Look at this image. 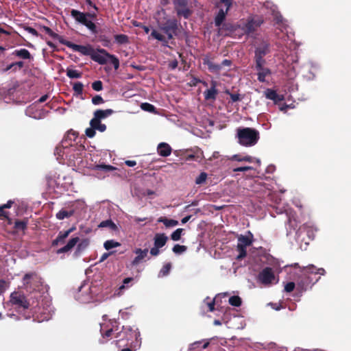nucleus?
Returning <instances> with one entry per match:
<instances>
[{
	"label": "nucleus",
	"mask_w": 351,
	"mask_h": 351,
	"mask_svg": "<svg viewBox=\"0 0 351 351\" xmlns=\"http://www.w3.org/2000/svg\"><path fill=\"white\" fill-rule=\"evenodd\" d=\"M25 30L27 31L28 33L32 34L34 36L38 37L39 36L38 32L34 28L29 27V26H25L24 27Z\"/></svg>",
	"instance_id": "obj_60"
},
{
	"label": "nucleus",
	"mask_w": 351,
	"mask_h": 351,
	"mask_svg": "<svg viewBox=\"0 0 351 351\" xmlns=\"http://www.w3.org/2000/svg\"><path fill=\"white\" fill-rule=\"evenodd\" d=\"M202 81L201 80H199V78H197L195 77H193L191 80V82H190V84L191 86H197L199 83H202Z\"/></svg>",
	"instance_id": "obj_64"
},
{
	"label": "nucleus",
	"mask_w": 351,
	"mask_h": 351,
	"mask_svg": "<svg viewBox=\"0 0 351 351\" xmlns=\"http://www.w3.org/2000/svg\"><path fill=\"white\" fill-rule=\"evenodd\" d=\"M315 282L308 273L301 270V274L297 282L298 288L301 291H305L311 285H313Z\"/></svg>",
	"instance_id": "obj_9"
},
{
	"label": "nucleus",
	"mask_w": 351,
	"mask_h": 351,
	"mask_svg": "<svg viewBox=\"0 0 351 351\" xmlns=\"http://www.w3.org/2000/svg\"><path fill=\"white\" fill-rule=\"evenodd\" d=\"M92 88L95 91H100L103 89V83L100 80L95 81L92 83Z\"/></svg>",
	"instance_id": "obj_54"
},
{
	"label": "nucleus",
	"mask_w": 351,
	"mask_h": 351,
	"mask_svg": "<svg viewBox=\"0 0 351 351\" xmlns=\"http://www.w3.org/2000/svg\"><path fill=\"white\" fill-rule=\"evenodd\" d=\"M237 250L239 252V254L237 256V260H241L247 256V251L245 247L237 245Z\"/></svg>",
	"instance_id": "obj_43"
},
{
	"label": "nucleus",
	"mask_w": 351,
	"mask_h": 351,
	"mask_svg": "<svg viewBox=\"0 0 351 351\" xmlns=\"http://www.w3.org/2000/svg\"><path fill=\"white\" fill-rule=\"evenodd\" d=\"M95 130H96L95 128H93V127L90 126V128H88L86 130V131H85L86 135L88 138H93L96 134Z\"/></svg>",
	"instance_id": "obj_58"
},
{
	"label": "nucleus",
	"mask_w": 351,
	"mask_h": 351,
	"mask_svg": "<svg viewBox=\"0 0 351 351\" xmlns=\"http://www.w3.org/2000/svg\"><path fill=\"white\" fill-rule=\"evenodd\" d=\"M114 39L119 45L126 44L129 42L128 36L125 34H117L114 36Z\"/></svg>",
	"instance_id": "obj_41"
},
{
	"label": "nucleus",
	"mask_w": 351,
	"mask_h": 351,
	"mask_svg": "<svg viewBox=\"0 0 351 351\" xmlns=\"http://www.w3.org/2000/svg\"><path fill=\"white\" fill-rule=\"evenodd\" d=\"M94 170L104 171H112L116 169V167L110 165H97L93 168Z\"/></svg>",
	"instance_id": "obj_36"
},
{
	"label": "nucleus",
	"mask_w": 351,
	"mask_h": 351,
	"mask_svg": "<svg viewBox=\"0 0 351 351\" xmlns=\"http://www.w3.org/2000/svg\"><path fill=\"white\" fill-rule=\"evenodd\" d=\"M99 40L102 43V45L104 47H109L110 45V40L106 36H100Z\"/></svg>",
	"instance_id": "obj_59"
},
{
	"label": "nucleus",
	"mask_w": 351,
	"mask_h": 351,
	"mask_svg": "<svg viewBox=\"0 0 351 351\" xmlns=\"http://www.w3.org/2000/svg\"><path fill=\"white\" fill-rule=\"evenodd\" d=\"M66 75L71 79H77L82 77V73L79 72L77 70L67 69Z\"/></svg>",
	"instance_id": "obj_37"
},
{
	"label": "nucleus",
	"mask_w": 351,
	"mask_h": 351,
	"mask_svg": "<svg viewBox=\"0 0 351 351\" xmlns=\"http://www.w3.org/2000/svg\"><path fill=\"white\" fill-rule=\"evenodd\" d=\"M90 58L101 65H104L110 61L115 69L119 67V59L114 55L109 53L104 49L99 48L97 51L94 49Z\"/></svg>",
	"instance_id": "obj_3"
},
{
	"label": "nucleus",
	"mask_w": 351,
	"mask_h": 351,
	"mask_svg": "<svg viewBox=\"0 0 351 351\" xmlns=\"http://www.w3.org/2000/svg\"><path fill=\"white\" fill-rule=\"evenodd\" d=\"M160 248L156 247L155 245L152 248H151L149 252L152 256H156L160 254Z\"/></svg>",
	"instance_id": "obj_62"
},
{
	"label": "nucleus",
	"mask_w": 351,
	"mask_h": 351,
	"mask_svg": "<svg viewBox=\"0 0 351 351\" xmlns=\"http://www.w3.org/2000/svg\"><path fill=\"white\" fill-rule=\"evenodd\" d=\"M139 335V332L132 329L131 326H123L122 330L117 333L115 338L118 339L117 340V343H118L124 339L127 341H132L133 339H137Z\"/></svg>",
	"instance_id": "obj_7"
},
{
	"label": "nucleus",
	"mask_w": 351,
	"mask_h": 351,
	"mask_svg": "<svg viewBox=\"0 0 351 351\" xmlns=\"http://www.w3.org/2000/svg\"><path fill=\"white\" fill-rule=\"evenodd\" d=\"M295 284L293 282H287L285 286V291L287 293H290L295 289Z\"/></svg>",
	"instance_id": "obj_57"
},
{
	"label": "nucleus",
	"mask_w": 351,
	"mask_h": 351,
	"mask_svg": "<svg viewBox=\"0 0 351 351\" xmlns=\"http://www.w3.org/2000/svg\"><path fill=\"white\" fill-rule=\"evenodd\" d=\"M207 173L206 172H202L198 177L195 179V184L200 185L204 184L207 179Z\"/></svg>",
	"instance_id": "obj_50"
},
{
	"label": "nucleus",
	"mask_w": 351,
	"mask_h": 351,
	"mask_svg": "<svg viewBox=\"0 0 351 351\" xmlns=\"http://www.w3.org/2000/svg\"><path fill=\"white\" fill-rule=\"evenodd\" d=\"M88 245H89V240L88 239H83L81 242H80L78 243L75 253L76 254L81 253L88 246Z\"/></svg>",
	"instance_id": "obj_39"
},
{
	"label": "nucleus",
	"mask_w": 351,
	"mask_h": 351,
	"mask_svg": "<svg viewBox=\"0 0 351 351\" xmlns=\"http://www.w3.org/2000/svg\"><path fill=\"white\" fill-rule=\"evenodd\" d=\"M29 219L25 217L22 220L16 219L14 222V229L18 232L19 231H25L27 228Z\"/></svg>",
	"instance_id": "obj_25"
},
{
	"label": "nucleus",
	"mask_w": 351,
	"mask_h": 351,
	"mask_svg": "<svg viewBox=\"0 0 351 351\" xmlns=\"http://www.w3.org/2000/svg\"><path fill=\"white\" fill-rule=\"evenodd\" d=\"M265 64V63H261V64L258 65V63H255V68L258 71V80L260 82H265V77L271 73V70L269 68L264 66Z\"/></svg>",
	"instance_id": "obj_14"
},
{
	"label": "nucleus",
	"mask_w": 351,
	"mask_h": 351,
	"mask_svg": "<svg viewBox=\"0 0 351 351\" xmlns=\"http://www.w3.org/2000/svg\"><path fill=\"white\" fill-rule=\"evenodd\" d=\"M99 228H109L111 230L117 231L118 230L117 226L111 220L107 219L105 221H102L99 225Z\"/></svg>",
	"instance_id": "obj_32"
},
{
	"label": "nucleus",
	"mask_w": 351,
	"mask_h": 351,
	"mask_svg": "<svg viewBox=\"0 0 351 351\" xmlns=\"http://www.w3.org/2000/svg\"><path fill=\"white\" fill-rule=\"evenodd\" d=\"M252 169V167L245 166V167H241L235 168V169H233V171L234 172H237V171H248V170H251Z\"/></svg>",
	"instance_id": "obj_63"
},
{
	"label": "nucleus",
	"mask_w": 351,
	"mask_h": 351,
	"mask_svg": "<svg viewBox=\"0 0 351 351\" xmlns=\"http://www.w3.org/2000/svg\"><path fill=\"white\" fill-rule=\"evenodd\" d=\"M217 94L218 90L216 88V82L212 81L210 88L207 89L204 92V99L207 101H214L216 99Z\"/></svg>",
	"instance_id": "obj_16"
},
{
	"label": "nucleus",
	"mask_w": 351,
	"mask_h": 351,
	"mask_svg": "<svg viewBox=\"0 0 351 351\" xmlns=\"http://www.w3.org/2000/svg\"><path fill=\"white\" fill-rule=\"evenodd\" d=\"M171 269V264L170 263H166L160 269L159 272V276L163 277L167 276Z\"/></svg>",
	"instance_id": "obj_46"
},
{
	"label": "nucleus",
	"mask_w": 351,
	"mask_h": 351,
	"mask_svg": "<svg viewBox=\"0 0 351 351\" xmlns=\"http://www.w3.org/2000/svg\"><path fill=\"white\" fill-rule=\"evenodd\" d=\"M158 154L163 157L169 156L172 152L171 146L167 143H160L157 147Z\"/></svg>",
	"instance_id": "obj_20"
},
{
	"label": "nucleus",
	"mask_w": 351,
	"mask_h": 351,
	"mask_svg": "<svg viewBox=\"0 0 351 351\" xmlns=\"http://www.w3.org/2000/svg\"><path fill=\"white\" fill-rule=\"evenodd\" d=\"M173 4L178 15L183 16L185 19L190 16L191 11L187 8V0H173Z\"/></svg>",
	"instance_id": "obj_11"
},
{
	"label": "nucleus",
	"mask_w": 351,
	"mask_h": 351,
	"mask_svg": "<svg viewBox=\"0 0 351 351\" xmlns=\"http://www.w3.org/2000/svg\"><path fill=\"white\" fill-rule=\"evenodd\" d=\"M300 231L306 232L307 237L310 240H313L315 237V232L317 229L311 226L304 224L300 228Z\"/></svg>",
	"instance_id": "obj_29"
},
{
	"label": "nucleus",
	"mask_w": 351,
	"mask_h": 351,
	"mask_svg": "<svg viewBox=\"0 0 351 351\" xmlns=\"http://www.w3.org/2000/svg\"><path fill=\"white\" fill-rule=\"evenodd\" d=\"M84 25L90 29L93 34H96L97 32L96 25L88 19L84 23Z\"/></svg>",
	"instance_id": "obj_49"
},
{
	"label": "nucleus",
	"mask_w": 351,
	"mask_h": 351,
	"mask_svg": "<svg viewBox=\"0 0 351 351\" xmlns=\"http://www.w3.org/2000/svg\"><path fill=\"white\" fill-rule=\"evenodd\" d=\"M220 2L225 4L226 9L225 11L223 9L219 10L215 19V25L216 27H220L221 25L225 20L227 12L232 5V0H220Z\"/></svg>",
	"instance_id": "obj_10"
},
{
	"label": "nucleus",
	"mask_w": 351,
	"mask_h": 351,
	"mask_svg": "<svg viewBox=\"0 0 351 351\" xmlns=\"http://www.w3.org/2000/svg\"><path fill=\"white\" fill-rule=\"evenodd\" d=\"M22 281L24 289L29 292L39 289L43 285L42 278L34 271L25 274Z\"/></svg>",
	"instance_id": "obj_4"
},
{
	"label": "nucleus",
	"mask_w": 351,
	"mask_h": 351,
	"mask_svg": "<svg viewBox=\"0 0 351 351\" xmlns=\"http://www.w3.org/2000/svg\"><path fill=\"white\" fill-rule=\"evenodd\" d=\"M61 44H62V45L66 46L67 47L71 49L74 51L79 52V53H82L84 56H88L90 58H91V56H92V54L93 53V51L95 49L90 45H77V44L71 43V41L66 40H65V42L61 41Z\"/></svg>",
	"instance_id": "obj_8"
},
{
	"label": "nucleus",
	"mask_w": 351,
	"mask_h": 351,
	"mask_svg": "<svg viewBox=\"0 0 351 351\" xmlns=\"http://www.w3.org/2000/svg\"><path fill=\"white\" fill-rule=\"evenodd\" d=\"M168 240V237L165 233L156 234L154 238V245L156 247L161 248L165 245Z\"/></svg>",
	"instance_id": "obj_22"
},
{
	"label": "nucleus",
	"mask_w": 351,
	"mask_h": 351,
	"mask_svg": "<svg viewBox=\"0 0 351 351\" xmlns=\"http://www.w3.org/2000/svg\"><path fill=\"white\" fill-rule=\"evenodd\" d=\"M92 103L94 105H99L104 103V100L100 95H95L92 98Z\"/></svg>",
	"instance_id": "obj_56"
},
{
	"label": "nucleus",
	"mask_w": 351,
	"mask_h": 351,
	"mask_svg": "<svg viewBox=\"0 0 351 351\" xmlns=\"http://www.w3.org/2000/svg\"><path fill=\"white\" fill-rule=\"evenodd\" d=\"M184 230L183 228H178L176 229L172 234H171V239L174 241H178L180 240L181 236Z\"/></svg>",
	"instance_id": "obj_45"
},
{
	"label": "nucleus",
	"mask_w": 351,
	"mask_h": 351,
	"mask_svg": "<svg viewBox=\"0 0 351 351\" xmlns=\"http://www.w3.org/2000/svg\"><path fill=\"white\" fill-rule=\"evenodd\" d=\"M248 236L247 235H242L241 234L238 237V243L237 245L243 246V247H248L250 246L253 243V234L249 231L248 232Z\"/></svg>",
	"instance_id": "obj_21"
},
{
	"label": "nucleus",
	"mask_w": 351,
	"mask_h": 351,
	"mask_svg": "<svg viewBox=\"0 0 351 351\" xmlns=\"http://www.w3.org/2000/svg\"><path fill=\"white\" fill-rule=\"evenodd\" d=\"M151 36L155 39L162 42L164 46H168V41L165 37L161 34L158 33L156 30H153L151 33Z\"/></svg>",
	"instance_id": "obj_35"
},
{
	"label": "nucleus",
	"mask_w": 351,
	"mask_h": 351,
	"mask_svg": "<svg viewBox=\"0 0 351 351\" xmlns=\"http://www.w3.org/2000/svg\"><path fill=\"white\" fill-rule=\"evenodd\" d=\"M237 138L240 145L252 147L259 140V132L252 128H239L237 130Z\"/></svg>",
	"instance_id": "obj_2"
},
{
	"label": "nucleus",
	"mask_w": 351,
	"mask_h": 351,
	"mask_svg": "<svg viewBox=\"0 0 351 351\" xmlns=\"http://www.w3.org/2000/svg\"><path fill=\"white\" fill-rule=\"evenodd\" d=\"M265 96L267 99L274 101L275 104L284 100L283 95H278L276 90L269 88L266 90Z\"/></svg>",
	"instance_id": "obj_23"
},
{
	"label": "nucleus",
	"mask_w": 351,
	"mask_h": 351,
	"mask_svg": "<svg viewBox=\"0 0 351 351\" xmlns=\"http://www.w3.org/2000/svg\"><path fill=\"white\" fill-rule=\"evenodd\" d=\"M90 125L91 127H93V128H95L96 130H99L101 132L106 130V125L101 123L99 121L90 120Z\"/></svg>",
	"instance_id": "obj_34"
},
{
	"label": "nucleus",
	"mask_w": 351,
	"mask_h": 351,
	"mask_svg": "<svg viewBox=\"0 0 351 351\" xmlns=\"http://www.w3.org/2000/svg\"><path fill=\"white\" fill-rule=\"evenodd\" d=\"M141 107L143 110L149 112H154L156 109L154 105L147 102L142 103Z\"/></svg>",
	"instance_id": "obj_51"
},
{
	"label": "nucleus",
	"mask_w": 351,
	"mask_h": 351,
	"mask_svg": "<svg viewBox=\"0 0 351 351\" xmlns=\"http://www.w3.org/2000/svg\"><path fill=\"white\" fill-rule=\"evenodd\" d=\"M134 252H135V254H137V256L132 261V266L137 265L139 263V262L147 256V252H148V249L141 250L140 248H138L135 250Z\"/></svg>",
	"instance_id": "obj_27"
},
{
	"label": "nucleus",
	"mask_w": 351,
	"mask_h": 351,
	"mask_svg": "<svg viewBox=\"0 0 351 351\" xmlns=\"http://www.w3.org/2000/svg\"><path fill=\"white\" fill-rule=\"evenodd\" d=\"M261 23L262 21L260 20L254 19L248 20L243 27V30L245 34L249 35L254 33L261 26Z\"/></svg>",
	"instance_id": "obj_15"
},
{
	"label": "nucleus",
	"mask_w": 351,
	"mask_h": 351,
	"mask_svg": "<svg viewBox=\"0 0 351 351\" xmlns=\"http://www.w3.org/2000/svg\"><path fill=\"white\" fill-rule=\"evenodd\" d=\"M77 136L78 133L77 132L73 130H70L69 131L67 132V133L66 134L63 140L61 142L62 147L64 149L72 147V142L75 141Z\"/></svg>",
	"instance_id": "obj_13"
},
{
	"label": "nucleus",
	"mask_w": 351,
	"mask_h": 351,
	"mask_svg": "<svg viewBox=\"0 0 351 351\" xmlns=\"http://www.w3.org/2000/svg\"><path fill=\"white\" fill-rule=\"evenodd\" d=\"M75 213L74 209L66 210L65 208H62L59 212H58L56 215V218L58 220H63L66 218H69L73 216Z\"/></svg>",
	"instance_id": "obj_30"
},
{
	"label": "nucleus",
	"mask_w": 351,
	"mask_h": 351,
	"mask_svg": "<svg viewBox=\"0 0 351 351\" xmlns=\"http://www.w3.org/2000/svg\"><path fill=\"white\" fill-rule=\"evenodd\" d=\"M232 160L239 161V162L245 161V162H252V157L250 156H242L239 154H235V155L232 156Z\"/></svg>",
	"instance_id": "obj_44"
},
{
	"label": "nucleus",
	"mask_w": 351,
	"mask_h": 351,
	"mask_svg": "<svg viewBox=\"0 0 351 351\" xmlns=\"http://www.w3.org/2000/svg\"><path fill=\"white\" fill-rule=\"evenodd\" d=\"M12 55L16 57H19L23 60H32L33 59V56L29 53V51L26 49H21L14 50L12 52Z\"/></svg>",
	"instance_id": "obj_28"
},
{
	"label": "nucleus",
	"mask_w": 351,
	"mask_h": 351,
	"mask_svg": "<svg viewBox=\"0 0 351 351\" xmlns=\"http://www.w3.org/2000/svg\"><path fill=\"white\" fill-rule=\"evenodd\" d=\"M14 202L12 200L8 201V202L5 204L0 205V216L1 217H6V214H8V212L5 211V208H10L12 207Z\"/></svg>",
	"instance_id": "obj_42"
},
{
	"label": "nucleus",
	"mask_w": 351,
	"mask_h": 351,
	"mask_svg": "<svg viewBox=\"0 0 351 351\" xmlns=\"http://www.w3.org/2000/svg\"><path fill=\"white\" fill-rule=\"evenodd\" d=\"M274 279V273L272 269L269 267L264 268L258 275V280L263 285H269Z\"/></svg>",
	"instance_id": "obj_12"
},
{
	"label": "nucleus",
	"mask_w": 351,
	"mask_h": 351,
	"mask_svg": "<svg viewBox=\"0 0 351 351\" xmlns=\"http://www.w3.org/2000/svg\"><path fill=\"white\" fill-rule=\"evenodd\" d=\"M271 52V45L267 40H262L255 48L254 61L258 65L266 63L264 57Z\"/></svg>",
	"instance_id": "obj_5"
},
{
	"label": "nucleus",
	"mask_w": 351,
	"mask_h": 351,
	"mask_svg": "<svg viewBox=\"0 0 351 351\" xmlns=\"http://www.w3.org/2000/svg\"><path fill=\"white\" fill-rule=\"evenodd\" d=\"M75 229V227H72L65 232H60L56 239L52 241V245L56 246L59 243H63L65 239L67 238L69 235L74 231Z\"/></svg>",
	"instance_id": "obj_19"
},
{
	"label": "nucleus",
	"mask_w": 351,
	"mask_h": 351,
	"mask_svg": "<svg viewBox=\"0 0 351 351\" xmlns=\"http://www.w3.org/2000/svg\"><path fill=\"white\" fill-rule=\"evenodd\" d=\"M302 270L304 272L308 273V274L311 276L312 274H317V268H316V267L314 266L313 265H309L306 267H303Z\"/></svg>",
	"instance_id": "obj_48"
},
{
	"label": "nucleus",
	"mask_w": 351,
	"mask_h": 351,
	"mask_svg": "<svg viewBox=\"0 0 351 351\" xmlns=\"http://www.w3.org/2000/svg\"><path fill=\"white\" fill-rule=\"evenodd\" d=\"M230 97L232 102H236L241 100V97L239 94L230 93Z\"/></svg>",
	"instance_id": "obj_61"
},
{
	"label": "nucleus",
	"mask_w": 351,
	"mask_h": 351,
	"mask_svg": "<svg viewBox=\"0 0 351 351\" xmlns=\"http://www.w3.org/2000/svg\"><path fill=\"white\" fill-rule=\"evenodd\" d=\"M159 27L167 35L168 39L171 40L173 38V34H176L178 28V21L175 19H167L159 23Z\"/></svg>",
	"instance_id": "obj_6"
},
{
	"label": "nucleus",
	"mask_w": 351,
	"mask_h": 351,
	"mask_svg": "<svg viewBox=\"0 0 351 351\" xmlns=\"http://www.w3.org/2000/svg\"><path fill=\"white\" fill-rule=\"evenodd\" d=\"M84 85L82 82H77L73 84V89L77 95H82Z\"/></svg>",
	"instance_id": "obj_53"
},
{
	"label": "nucleus",
	"mask_w": 351,
	"mask_h": 351,
	"mask_svg": "<svg viewBox=\"0 0 351 351\" xmlns=\"http://www.w3.org/2000/svg\"><path fill=\"white\" fill-rule=\"evenodd\" d=\"M113 113L114 111L112 109L97 110L95 111L94 117L91 120L101 121V119H106Z\"/></svg>",
	"instance_id": "obj_17"
},
{
	"label": "nucleus",
	"mask_w": 351,
	"mask_h": 351,
	"mask_svg": "<svg viewBox=\"0 0 351 351\" xmlns=\"http://www.w3.org/2000/svg\"><path fill=\"white\" fill-rule=\"evenodd\" d=\"M203 342H204V344L202 346V349H206L208 346L209 342L208 341H205L204 342V341H195V342L191 343L190 345L189 349L190 350H194L196 348H197Z\"/></svg>",
	"instance_id": "obj_52"
},
{
	"label": "nucleus",
	"mask_w": 351,
	"mask_h": 351,
	"mask_svg": "<svg viewBox=\"0 0 351 351\" xmlns=\"http://www.w3.org/2000/svg\"><path fill=\"white\" fill-rule=\"evenodd\" d=\"M41 29L52 38L58 40L60 43H61V41L65 42V39H64L61 36L53 32L52 29L49 27L42 26Z\"/></svg>",
	"instance_id": "obj_31"
},
{
	"label": "nucleus",
	"mask_w": 351,
	"mask_h": 351,
	"mask_svg": "<svg viewBox=\"0 0 351 351\" xmlns=\"http://www.w3.org/2000/svg\"><path fill=\"white\" fill-rule=\"evenodd\" d=\"M158 222L162 223L166 227H173L178 224V221L175 219H167L165 217H160L158 219Z\"/></svg>",
	"instance_id": "obj_33"
},
{
	"label": "nucleus",
	"mask_w": 351,
	"mask_h": 351,
	"mask_svg": "<svg viewBox=\"0 0 351 351\" xmlns=\"http://www.w3.org/2000/svg\"><path fill=\"white\" fill-rule=\"evenodd\" d=\"M80 241L79 237H73L71 239L66 245L57 250L58 254L66 253L70 251Z\"/></svg>",
	"instance_id": "obj_24"
},
{
	"label": "nucleus",
	"mask_w": 351,
	"mask_h": 351,
	"mask_svg": "<svg viewBox=\"0 0 351 351\" xmlns=\"http://www.w3.org/2000/svg\"><path fill=\"white\" fill-rule=\"evenodd\" d=\"M187 250V247L186 245H181L179 244H176L172 249V251L176 254H181Z\"/></svg>",
	"instance_id": "obj_47"
},
{
	"label": "nucleus",
	"mask_w": 351,
	"mask_h": 351,
	"mask_svg": "<svg viewBox=\"0 0 351 351\" xmlns=\"http://www.w3.org/2000/svg\"><path fill=\"white\" fill-rule=\"evenodd\" d=\"M10 302L19 309L26 310L30 308L36 307L38 304L36 296L27 298L22 291H14L10 295Z\"/></svg>",
	"instance_id": "obj_1"
},
{
	"label": "nucleus",
	"mask_w": 351,
	"mask_h": 351,
	"mask_svg": "<svg viewBox=\"0 0 351 351\" xmlns=\"http://www.w3.org/2000/svg\"><path fill=\"white\" fill-rule=\"evenodd\" d=\"M101 332L102 337L104 339V338H108V337H112V335L114 332V330L112 328H108L105 332H103V328H101Z\"/></svg>",
	"instance_id": "obj_55"
},
{
	"label": "nucleus",
	"mask_w": 351,
	"mask_h": 351,
	"mask_svg": "<svg viewBox=\"0 0 351 351\" xmlns=\"http://www.w3.org/2000/svg\"><path fill=\"white\" fill-rule=\"evenodd\" d=\"M229 304L233 306L239 307L242 304L241 298L238 295H233L229 298Z\"/></svg>",
	"instance_id": "obj_40"
},
{
	"label": "nucleus",
	"mask_w": 351,
	"mask_h": 351,
	"mask_svg": "<svg viewBox=\"0 0 351 351\" xmlns=\"http://www.w3.org/2000/svg\"><path fill=\"white\" fill-rule=\"evenodd\" d=\"M121 245V243L114 240H107L104 243V247L106 250H110L112 248L117 247Z\"/></svg>",
	"instance_id": "obj_38"
},
{
	"label": "nucleus",
	"mask_w": 351,
	"mask_h": 351,
	"mask_svg": "<svg viewBox=\"0 0 351 351\" xmlns=\"http://www.w3.org/2000/svg\"><path fill=\"white\" fill-rule=\"evenodd\" d=\"M71 16L78 23L84 25L87 20L85 12H82L77 10H71Z\"/></svg>",
	"instance_id": "obj_26"
},
{
	"label": "nucleus",
	"mask_w": 351,
	"mask_h": 351,
	"mask_svg": "<svg viewBox=\"0 0 351 351\" xmlns=\"http://www.w3.org/2000/svg\"><path fill=\"white\" fill-rule=\"evenodd\" d=\"M203 64L204 65H207L208 70L213 73H217L221 69V66L217 64L213 63L210 57L208 55H206L202 58Z\"/></svg>",
	"instance_id": "obj_18"
}]
</instances>
